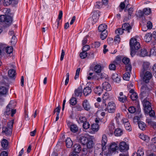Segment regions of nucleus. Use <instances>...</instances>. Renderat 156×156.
<instances>
[{
	"instance_id": "obj_38",
	"label": "nucleus",
	"mask_w": 156,
	"mask_h": 156,
	"mask_svg": "<svg viewBox=\"0 0 156 156\" xmlns=\"http://www.w3.org/2000/svg\"><path fill=\"white\" fill-rule=\"evenodd\" d=\"M70 129L73 133H76L78 130V128L77 126L74 124L72 125L70 127Z\"/></svg>"
},
{
	"instance_id": "obj_27",
	"label": "nucleus",
	"mask_w": 156,
	"mask_h": 156,
	"mask_svg": "<svg viewBox=\"0 0 156 156\" xmlns=\"http://www.w3.org/2000/svg\"><path fill=\"white\" fill-rule=\"evenodd\" d=\"M92 90L89 87H85L83 90V94L85 96H87L91 92Z\"/></svg>"
},
{
	"instance_id": "obj_20",
	"label": "nucleus",
	"mask_w": 156,
	"mask_h": 156,
	"mask_svg": "<svg viewBox=\"0 0 156 156\" xmlns=\"http://www.w3.org/2000/svg\"><path fill=\"white\" fill-rule=\"evenodd\" d=\"M150 64L147 62H144L143 65V69H141L140 72L149 71Z\"/></svg>"
},
{
	"instance_id": "obj_6",
	"label": "nucleus",
	"mask_w": 156,
	"mask_h": 156,
	"mask_svg": "<svg viewBox=\"0 0 156 156\" xmlns=\"http://www.w3.org/2000/svg\"><path fill=\"white\" fill-rule=\"evenodd\" d=\"M118 149L117 144L115 143H112L109 146L108 148V152L106 156L108 155L109 154H112L113 153H114Z\"/></svg>"
},
{
	"instance_id": "obj_56",
	"label": "nucleus",
	"mask_w": 156,
	"mask_h": 156,
	"mask_svg": "<svg viewBox=\"0 0 156 156\" xmlns=\"http://www.w3.org/2000/svg\"><path fill=\"white\" fill-rule=\"evenodd\" d=\"M145 113L147 114L149 113V115L150 116L153 117L155 115V113L153 110L152 109V108L149 110V111L145 112Z\"/></svg>"
},
{
	"instance_id": "obj_1",
	"label": "nucleus",
	"mask_w": 156,
	"mask_h": 156,
	"mask_svg": "<svg viewBox=\"0 0 156 156\" xmlns=\"http://www.w3.org/2000/svg\"><path fill=\"white\" fill-rule=\"evenodd\" d=\"M129 45L131 50L130 55L133 57L136 54L138 50L140 48V44L136 38L133 37L130 40Z\"/></svg>"
},
{
	"instance_id": "obj_7",
	"label": "nucleus",
	"mask_w": 156,
	"mask_h": 156,
	"mask_svg": "<svg viewBox=\"0 0 156 156\" xmlns=\"http://www.w3.org/2000/svg\"><path fill=\"white\" fill-rule=\"evenodd\" d=\"M140 91V95L141 98H143L147 95L149 90L146 85H143L142 86Z\"/></svg>"
},
{
	"instance_id": "obj_15",
	"label": "nucleus",
	"mask_w": 156,
	"mask_h": 156,
	"mask_svg": "<svg viewBox=\"0 0 156 156\" xmlns=\"http://www.w3.org/2000/svg\"><path fill=\"white\" fill-rule=\"evenodd\" d=\"M16 109H10V108L6 107V109L5 112V114L8 115L11 114V116L12 117L16 113Z\"/></svg>"
},
{
	"instance_id": "obj_32",
	"label": "nucleus",
	"mask_w": 156,
	"mask_h": 156,
	"mask_svg": "<svg viewBox=\"0 0 156 156\" xmlns=\"http://www.w3.org/2000/svg\"><path fill=\"white\" fill-rule=\"evenodd\" d=\"M66 144L68 148L71 147L73 144L72 141L69 138H67L66 139Z\"/></svg>"
},
{
	"instance_id": "obj_11",
	"label": "nucleus",
	"mask_w": 156,
	"mask_h": 156,
	"mask_svg": "<svg viewBox=\"0 0 156 156\" xmlns=\"http://www.w3.org/2000/svg\"><path fill=\"white\" fill-rule=\"evenodd\" d=\"M98 146L96 147L94 150V156H103L102 150L104 149L103 147H98Z\"/></svg>"
},
{
	"instance_id": "obj_5",
	"label": "nucleus",
	"mask_w": 156,
	"mask_h": 156,
	"mask_svg": "<svg viewBox=\"0 0 156 156\" xmlns=\"http://www.w3.org/2000/svg\"><path fill=\"white\" fill-rule=\"evenodd\" d=\"M12 21V18L11 16H6L5 15H1L0 16V21L2 22H4L6 26L5 27H7L9 26L11 24Z\"/></svg>"
},
{
	"instance_id": "obj_44",
	"label": "nucleus",
	"mask_w": 156,
	"mask_h": 156,
	"mask_svg": "<svg viewBox=\"0 0 156 156\" xmlns=\"http://www.w3.org/2000/svg\"><path fill=\"white\" fill-rule=\"evenodd\" d=\"M101 38L102 40H104L106 38L107 36L108 33L107 31H104L103 32H101Z\"/></svg>"
},
{
	"instance_id": "obj_51",
	"label": "nucleus",
	"mask_w": 156,
	"mask_h": 156,
	"mask_svg": "<svg viewBox=\"0 0 156 156\" xmlns=\"http://www.w3.org/2000/svg\"><path fill=\"white\" fill-rule=\"evenodd\" d=\"M135 154H136V156H143L144 152L142 149L141 148L138 150L137 153H136Z\"/></svg>"
},
{
	"instance_id": "obj_48",
	"label": "nucleus",
	"mask_w": 156,
	"mask_h": 156,
	"mask_svg": "<svg viewBox=\"0 0 156 156\" xmlns=\"http://www.w3.org/2000/svg\"><path fill=\"white\" fill-rule=\"evenodd\" d=\"M124 125L126 129V130H128L129 131H130L131 130L132 128L129 122H126V123H124Z\"/></svg>"
},
{
	"instance_id": "obj_63",
	"label": "nucleus",
	"mask_w": 156,
	"mask_h": 156,
	"mask_svg": "<svg viewBox=\"0 0 156 156\" xmlns=\"http://www.w3.org/2000/svg\"><path fill=\"white\" fill-rule=\"evenodd\" d=\"M93 46L95 48H98L100 45V43L99 42L96 41L93 44Z\"/></svg>"
},
{
	"instance_id": "obj_12",
	"label": "nucleus",
	"mask_w": 156,
	"mask_h": 156,
	"mask_svg": "<svg viewBox=\"0 0 156 156\" xmlns=\"http://www.w3.org/2000/svg\"><path fill=\"white\" fill-rule=\"evenodd\" d=\"M119 148L121 151H127L129 149L128 146L124 142H122L120 143Z\"/></svg>"
},
{
	"instance_id": "obj_18",
	"label": "nucleus",
	"mask_w": 156,
	"mask_h": 156,
	"mask_svg": "<svg viewBox=\"0 0 156 156\" xmlns=\"http://www.w3.org/2000/svg\"><path fill=\"white\" fill-rule=\"evenodd\" d=\"M103 89L107 91H110L112 89L110 85L108 82H105L102 85Z\"/></svg>"
},
{
	"instance_id": "obj_50",
	"label": "nucleus",
	"mask_w": 156,
	"mask_h": 156,
	"mask_svg": "<svg viewBox=\"0 0 156 156\" xmlns=\"http://www.w3.org/2000/svg\"><path fill=\"white\" fill-rule=\"evenodd\" d=\"M114 63L110 64L109 66V68L110 70H115L116 69V66L115 63H116L115 62H114Z\"/></svg>"
},
{
	"instance_id": "obj_55",
	"label": "nucleus",
	"mask_w": 156,
	"mask_h": 156,
	"mask_svg": "<svg viewBox=\"0 0 156 156\" xmlns=\"http://www.w3.org/2000/svg\"><path fill=\"white\" fill-rule=\"evenodd\" d=\"M122 62L125 65L129 63V59L127 57H124L122 58Z\"/></svg>"
},
{
	"instance_id": "obj_14",
	"label": "nucleus",
	"mask_w": 156,
	"mask_h": 156,
	"mask_svg": "<svg viewBox=\"0 0 156 156\" xmlns=\"http://www.w3.org/2000/svg\"><path fill=\"white\" fill-rule=\"evenodd\" d=\"M119 101L121 103H125L127 101V97L123 95L122 92H120L118 97Z\"/></svg>"
},
{
	"instance_id": "obj_45",
	"label": "nucleus",
	"mask_w": 156,
	"mask_h": 156,
	"mask_svg": "<svg viewBox=\"0 0 156 156\" xmlns=\"http://www.w3.org/2000/svg\"><path fill=\"white\" fill-rule=\"evenodd\" d=\"M13 0H4L3 4L4 6H8L10 5Z\"/></svg>"
},
{
	"instance_id": "obj_28",
	"label": "nucleus",
	"mask_w": 156,
	"mask_h": 156,
	"mask_svg": "<svg viewBox=\"0 0 156 156\" xmlns=\"http://www.w3.org/2000/svg\"><path fill=\"white\" fill-rule=\"evenodd\" d=\"M112 79L116 83H119L120 80V76H118L117 73L113 74L112 76Z\"/></svg>"
},
{
	"instance_id": "obj_40",
	"label": "nucleus",
	"mask_w": 156,
	"mask_h": 156,
	"mask_svg": "<svg viewBox=\"0 0 156 156\" xmlns=\"http://www.w3.org/2000/svg\"><path fill=\"white\" fill-rule=\"evenodd\" d=\"M131 72H127L124 74L123 78L125 80H129L130 77V73Z\"/></svg>"
},
{
	"instance_id": "obj_26",
	"label": "nucleus",
	"mask_w": 156,
	"mask_h": 156,
	"mask_svg": "<svg viewBox=\"0 0 156 156\" xmlns=\"http://www.w3.org/2000/svg\"><path fill=\"white\" fill-rule=\"evenodd\" d=\"M109 98V96L108 93L106 92L105 94H104L102 97L103 101L102 103L103 105H105V107H106L107 105L106 103V100L108 99Z\"/></svg>"
},
{
	"instance_id": "obj_59",
	"label": "nucleus",
	"mask_w": 156,
	"mask_h": 156,
	"mask_svg": "<svg viewBox=\"0 0 156 156\" xmlns=\"http://www.w3.org/2000/svg\"><path fill=\"white\" fill-rule=\"evenodd\" d=\"M16 42V39L15 36L13 35L12 37L11 43L13 45H15Z\"/></svg>"
},
{
	"instance_id": "obj_47",
	"label": "nucleus",
	"mask_w": 156,
	"mask_h": 156,
	"mask_svg": "<svg viewBox=\"0 0 156 156\" xmlns=\"http://www.w3.org/2000/svg\"><path fill=\"white\" fill-rule=\"evenodd\" d=\"M128 7V6H127L126 9H125V11L126 12L127 11H128V17L130 16L131 15L133 11V9L132 8L130 7L128 9H127V8Z\"/></svg>"
},
{
	"instance_id": "obj_35",
	"label": "nucleus",
	"mask_w": 156,
	"mask_h": 156,
	"mask_svg": "<svg viewBox=\"0 0 156 156\" xmlns=\"http://www.w3.org/2000/svg\"><path fill=\"white\" fill-rule=\"evenodd\" d=\"M79 123H84L87 121L86 118L85 116H80L79 117V119L77 120Z\"/></svg>"
},
{
	"instance_id": "obj_24",
	"label": "nucleus",
	"mask_w": 156,
	"mask_h": 156,
	"mask_svg": "<svg viewBox=\"0 0 156 156\" xmlns=\"http://www.w3.org/2000/svg\"><path fill=\"white\" fill-rule=\"evenodd\" d=\"M81 150V147L80 145L79 144H76L73 146L74 153H78Z\"/></svg>"
},
{
	"instance_id": "obj_58",
	"label": "nucleus",
	"mask_w": 156,
	"mask_h": 156,
	"mask_svg": "<svg viewBox=\"0 0 156 156\" xmlns=\"http://www.w3.org/2000/svg\"><path fill=\"white\" fill-rule=\"evenodd\" d=\"M129 112L131 113H133L136 111V108L133 106H131L128 109Z\"/></svg>"
},
{
	"instance_id": "obj_31",
	"label": "nucleus",
	"mask_w": 156,
	"mask_h": 156,
	"mask_svg": "<svg viewBox=\"0 0 156 156\" xmlns=\"http://www.w3.org/2000/svg\"><path fill=\"white\" fill-rule=\"evenodd\" d=\"M94 91L95 93L97 94L98 95H100L102 93L103 89L100 87H97L94 89Z\"/></svg>"
},
{
	"instance_id": "obj_13",
	"label": "nucleus",
	"mask_w": 156,
	"mask_h": 156,
	"mask_svg": "<svg viewBox=\"0 0 156 156\" xmlns=\"http://www.w3.org/2000/svg\"><path fill=\"white\" fill-rule=\"evenodd\" d=\"M107 141L108 140L105 134H103L102 136V139L101 141V144H97V145L99 146V147H104L105 146L107 143Z\"/></svg>"
},
{
	"instance_id": "obj_4",
	"label": "nucleus",
	"mask_w": 156,
	"mask_h": 156,
	"mask_svg": "<svg viewBox=\"0 0 156 156\" xmlns=\"http://www.w3.org/2000/svg\"><path fill=\"white\" fill-rule=\"evenodd\" d=\"M140 75L143 78L144 81L146 83L150 82L152 77V73L149 71L140 72Z\"/></svg>"
},
{
	"instance_id": "obj_41",
	"label": "nucleus",
	"mask_w": 156,
	"mask_h": 156,
	"mask_svg": "<svg viewBox=\"0 0 156 156\" xmlns=\"http://www.w3.org/2000/svg\"><path fill=\"white\" fill-rule=\"evenodd\" d=\"M8 142L5 139H4L2 140L1 142L2 146L3 148H6L8 146Z\"/></svg>"
},
{
	"instance_id": "obj_33",
	"label": "nucleus",
	"mask_w": 156,
	"mask_h": 156,
	"mask_svg": "<svg viewBox=\"0 0 156 156\" xmlns=\"http://www.w3.org/2000/svg\"><path fill=\"white\" fill-rule=\"evenodd\" d=\"M15 70L13 69H10L8 71V76L12 78L14 77L15 75Z\"/></svg>"
},
{
	"instance_id": "obj_61",
	"label": "nucleus",
	"mask_w": 156,
	"mask_h": 156,
	"mask_svg": "<svg viewBox=\"0 0 156 156\" xmlns=\"http://www.w3.org/2000/svg\"><path fill=\"white\" fill-rule=\"evenodd\" d=\"M83 126L84 129H87L90 127V124L87 122L83 123Z\"/></svg>"
},
{
	"instance_id": "obj_10",
	"label": "nucleus",
	"mask_w": 156,
	"mask_h": 156,
	"mask_svg": "<svg viewBox=\"0 0 156 156\" xmlns=\"http://www.w3.org/2000/svg\"><path fill=\"white\" fill-rule=\"evenodd\" d=\"M143 106L145 112L149 111L151 109V103L146 100H144L143 102Z\"/></svg>"
},
{
	"instance_id": "obj_64",
	"label": "nucleus",
	"mask_w": 156,
	"mask_h": 156,
	"mask_svg": "<svg viewBox=\"0 0 156 156\" xmlns=\"http://www.w3.org/2000/svg\"><path fill=\"white\" fill-rule=\"evenodd\" d=\"M103 5L102 2H96V7L98 8H101L102 7V5Z\"/></svg>"
},
{
	"instance_id": "obj_57",
	"label": "nucleus",
	"mask_w": 156,
	"mask_h": 156,
	"mask_svg": "<svg viewBox=\"0 0 156 156\" xmlns=\"http://www.w3.org/2000/svg\"><path fill=\"white\" fill-rule=\"evenodd\" d=\"M126 69L128 72H131L132 70V66L129 63L126 64Z\"/></svg>"
},
{
	"instance_id": "obj_2",
	"label": "nucleus",
	"mask_w": 156,
	"mask_h": 156,
	"mask_svg": "<svg viewBox=\"0 0 156 156\" xmlns=\"http://www.w3.org/2000/svg\"><path fill=\"white\" fill-rule=\"evenodd\" d=\"M115 104L113 101H111L108 103L107 107L106 106L105 107V105H103L102 110L108 111V112L110 113H113L115 112Z\"/></svg>"
},
{
	"instance_id": "obj_39",
	"label": "nucleus",
	"mask_w": 156,
	"mask_h": 156,
	"mask_svg": "<svg viewBox=\"0 0 156 156\" xmlns=\"http://www.w3.org/2000/svg\"><path fill=\"white\" fill-rule=\"evenodd\" d=\"M138 123L139 127L141 129L143 130L145 129L146 125L144 122L142 121H140Z\"/></svg>"
},
{
	"instance_id": "obj_25",
	"label": "nucleus",
	"mask_w": 156,
	"mask_h": 156,
	"mask_svg": "<svg viewBox=\"0 0 156 156\" xmlns=\"http://www.w3.org/2000/svg\"><path fill=\"white\" fill-rule=\"evenodd\" d=\"M100 16L98 11L94 12L92 15V18L94 22H96L99 19Z\"/></svg>"
},
{
	"instance_id": "obj_36",
	"label": "nucleus",
	"mask_w": 156,
	"mask_h": 156,
	"mask_svg": "<svg viewBox=\"0 0 156 156\" xmlns=\"http://www.w3.org/2000/svg\"><path fill=\"white\" fill-rule=\"evenodd\" d=\"M7 92V88L4 87H0V94L4 95L6 94Z\"/></svg>"
},
{
	"instance_id": "obj_22",
	"label": "nucleus",
	"mask_w": 156,
	"mask_h": 156,
	"mask_svg": "<svg viewBox=\"0 0 156 156\" xmlns=\"http://www.w3.org/2000/svg\"><path fill=\"white\" fill-rule=\"evenodd\" d=\"M82 105L85 110L88 111L90 109V105L87 100H85L83 101L82 103Z\"/></svg>"
},
{
	"instance_id": "obj_49",
	"label": "nucleus",
	"mask_w": 156,
	"mask_h": 156,
	"mask_svg": "<svg viewBox=\"0 0 156 156\" xmlns=\"http://www.w3.org/2000/svg\"><path fill=\"white\" fill-rule=\"evenodd\" d=\"M13 49V48L11 46L8 47L5 49L6 52L7 54H10L12 52Z\"/></svg>"
},
{
	"instance_id": "obj_29",
	"label": "nucleus",
	"mask_w": 156,
	"mask_h": 156,
	"mask_svg": "<svg viewBox=\"0 0 156 156\" xmlns=\"http://www.w3.org/2000/svg\"><path fill=\"white\" fill-rule=\"evenodd\" d=\"M107 28V26L106 24H102L99 26L98 30L100 32H103L104 31H107L106 30Z\"/></svg>"
},
{
	"instance_id": "obj_43",
	"label": "nucleus",
	"mask_w": 156,
	"mask_h": 156,
	"mask_svg": "<svg viewBox=\"0 0 156 156\" xmlns=\"http://www.w3.org/2000/svg\"><path fill=\"white\" fill-rule=\"evenodd\" d=\"M16 105V102L14 101H11L8 105V107L10 108V109H13Z\"/></svg>"
},
{
	"instance_id": "obj_23",
	"label": "nucleus",
	"mask_w": 156,
	"mask_h": 156,
	"mask_svg": "<svg viewBox=\"0 0 156 156\" xmlns=\"http://www.w3.org/2000/svg\"><path fill=\"white\" fill-rule=\"evenodd\" d=\"M86 145L87 148H91L93 147L94 144L91 136L89 137L88 141H87Z\"/></svg>"
},
{
	"instance_id": "obj_16",
	"label": "nucleus",
	"mask_w": 156,
	"mask_h": 156,
	"mask_svg": "<svg viewBox=\"0 0 156 156\" xmlns=\"http://www.w3.org/2000/svg\"><path fill=\"white\" fill-rule=\"evenodd\" d=\"M148 51L145 49H142L136 53V54L140 57H144L147 55Z\"/></svg>"
},
{
	"instance_id": "obj_9",
	"label": "nucleus",
	"mask_w": 156,
	"mask_h": 156,
	"mask_svg": "<svg viewBox=\"0 0 156 156\" xmlns=\"http://www.w3.org/2000/svg\"><path fill=\"white\" fill-rule=\"evenodd\" d=\"M93 70L96 73H100L102 70L101 64L97 63L94 62L92 64Z\"/></svg>"
},
{
	"instance_id": "obj_60",
	"label": "nucleus",
	"mask_w": 156,
	"mask_h": 156,
	"mask_svg": "<svg viewBox=\"0 0 156 156\" xmlns=\"http://www.w3.org/2000/svg\"><path fill=\"white\" fill-rule=\"evenodd\" d=\"M80 69H81L80 68H79L76 69V74L74 77V79L75 80H76L79 77V73L80 71Z\"/></svg>"
},
{
	"instance_id": "obj_46",
	"label": "nucleus",
	"mask_w": 156,
	"mask_h": 156,
	"mask_svg": "<svg viewBox=\"0 0 156 156\" xmlns=\"http://www.w3.org/2000/svg\"><path fill=\"white\" fill-rule=\"evenodd\" d=\"M69 103L70 105H74L76 103V99L75 98L72 97L69 100Z\"/></svg>"
},
{
	"instance_id": "obj_53",
	"label": "nucleus",
	"mask_w": 156,
	"mask_h": 156,
	"mask_svg": "<svg viewBox=\"0 0 156 156\" xmlns=\"http://www.w3.org/2000/svg\"><path fill=\"white\" fill-rule=\"evenodd\" d=\"M115 33L119 35H122L123 33V30L122 28H118L115 30Z\"/></svg>"
},
{
	"instance_id": "obj_8",
	"label": "nucleus",
	"mask_w": 156,
	"mask_h": 156,
	"mask_svg": "<svg viewBox=\"0 0 156 156\" xmlns=\"http://www.w3.org/2000/svg\"><path fill=\"white\" fill-rule=\"evenodd\" d=\"M151 13V10L150 8H145L143 11L139 10L138 11V15L140 17H142L148 15Z\"/></svg>"
},
{
	"instance_id": "obj_3",
	"label": "nucleus",
	"mask_w": 156,
	"mask_h": 156,
	"mask_svg": "<svg viewBox=\"0 0 156 156\" xmlns=\"http://www.w3.org/2000/svg\"><path fill=\"white\" fill-rule=\"evenodd\" d=\"M13 124V120H11L7 124V126L3 128V132L7 135H10L12 132V128Z\"/></svg>"
},
{
	"instance_id": "obj_21",
	"label": "nucleus",
	"mask_w": 156,
	"mask_h": 156,
	"mask_svg": "<svg viewBox=\"0 0 156 156\" xmlns=\"http://www.w3.org/2000/svg\"><path fill=\"white\" fill-rule=\"evenodd\" d=\"M88 136H81L79 139L80 142L83 145H86L87 143V141H88V139H89V137Z\"/></svg>"
},
{
	"instance_id": "obj_30",
	"label": "nucleus",
	"mask_w": 156,
	"mask_h": 156,
	"mask_svg": "<svg viewBox=\"0 0 156 156\" xmlns=\"http://www.w3.org/2000/svg\"><path fill=\"white\" fill-rule=\"evenodd\" d=\"M152 38V34L151 33L147 34L144 37V40L147 42H149Z\"/></svg>"
},
{
	"instance_id": "obj_37",
	"label": "nucleus",
	"mask_w": 156,
	"mask_h": 156,
	"mask_svg": "<svg viewBox=\"0 0 156 156\" xmlns=\"http://www.w3.org/2000/svg\"><path fill=\"white\" fill-rule=\"evenodd\" d=\"M99 127L98 124H95L91 125V129L93 131L97 132L99 130Z\"/></svg>"
},
{
	"instance_id": "obj_17",
	"label": "nucleus",
	"mask_w": 156,
	"mask_h": 156,
	"mask_svg": "<svg viewBox=\"0 0 156 156\" xmlns=\"http://www.w3.org/2000/svg\"><path fill=\"white\" fill-rule=\"evenodd\" d=\"M122 29L123 30L126 31L127 33H129L130 32V30H131L132 27L130 26L129 23H125L123 24L122 26Z\"/></svg>"
},
{
	"instance_id": "obj_19",
	"label": "nucleus",
	"mask_w": 156,
	"mask_h": 156,
	"mask_svg": "<svg viewBox=\"0 0 156 156\" xmlns=\"http://www.w3.org/2000/svg\"><path fill=\"white\" fill-rule=\"evenodd\" d=\"M83 89L82 86H80L76 89L74 91L75 96L76 97L81 96L82 94Z\"/></svg>"
},
{
	"instance_id": "obj_42",
	"label": "nucleus",
	"mask_w": 156,
	"mask_h": 156,
	"mask_svg": "<svg viewBox=\"0 0 156 156\" xmlns=\"http://www.w3.org/2000/svg\"><path fill=\"white\" fill-rule=\"evenodd\" d=\"M122 131L120 129H117L114 132V134L116 136H120L122 135Z\"/></svg>"
},
{
	"instance_id": "obj_54",
	"label": "nucleus",
	"mask_w": 156,
	"mask_h": 156,
	"mask_svg": "<svg viewBox=\"0 0 156 156\" xmlns=\"http://www.w3.org/2000/svg\"><path fill=\"white\" fill-rule=\"evenodd\" d=\"M130 97L132 100H135L138 98L137 94L136 93L132 94H131Z\"/></svg>"
},
{
	"instance_id": "obj_62",
	"label": "nucleus",
	"mask_w": 156,
	"mask_h": 156,
	"mask_svg": "<svg viewBox=\"0 0 156 156\" xmlns=\"http://www.w3.org/2000/svg\"><path fill=\"white\" fill-rule=\"evenodd\" d=\"M90 47L89 45H86L84 46L82 48V51L85 52L89 50L90 49Z\"/></svg>"
},
{
	"instance_id": "obj_52",
	"label": "nucleus",
	"mask_w": 156,
	"mask_h": 156,
	"mask_svg": "<svg viewBox=\"0 0 156 156\" xmlns=\"http://www.w3.org/2000/svg\"><path fill=\"white\" fill-rule=\"evenodd\" d=\"M80 56L81 58L84 59L87 56V53L83 51L80 53Z\"/></svg>"
},
{
	"instance_id": "obj_34",
	"label": "nucleus",
	"mask_w": 156,
	"mask_h": 156,
	"mask_svg": "<svg viewBox=\"0 0 156 156\" xmlns=\"http://www.w3.org/2000/svg\"><path fill=\"white\" fill-rule=\"evenodd\" d=\"M139 137L141 139L146 142H148L149 140V138L147 136L143 134H140Z\"/></svg>"
}]
</instances>
